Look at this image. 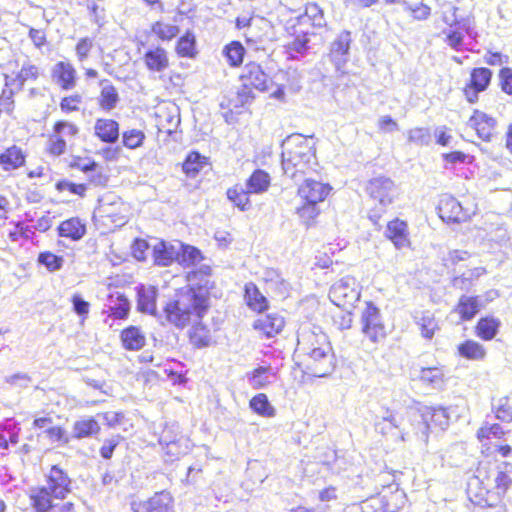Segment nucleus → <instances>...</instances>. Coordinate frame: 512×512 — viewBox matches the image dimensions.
Wrapping results in <instances>:
<instances>
[{
    "instance_id": "37",
    "label": "nucleus",
    "mask_w": 512,
    "mask_h": 512,
    "mask_svg": "<svg viewBox=\"0 0 512 512\" xmlns=\"http://www.w3.org/2000/svg\"><path fill=\"white\" fill-rule=\"evenodd\" d=\"M270 185V176L263 170H255L248 178L245 187L251 194H260L267 191Z\"/></svg>"
},
{
    "instance_id": "12",
    "label": "nucleus",
    "mask_w": 512,
    "mask_h": 512,
    "mask_svg": "<svg viewBox=\"0 0 512 512\" xmlns=\"http://www.w3.org/2000/svg\"><path fill=\"white\" fill-rule=\"evenodd\" d=\"M330 190L328 184L308 178L299 186L298 195L302 201L318 204L325 200Z\"/></svg>"
},
{
    "instance_id": "24",
    "label": "nucleus",
    "mask_w": 512,
    "mask_h": 512,
    "mask_svg": "<svg viewBox=\"0 0 512 512\" xmlns=\"http://www.w3.org/2000/svg\"><path fill=\"white\" fill-rule=\"evenodd\" d=\"M157 290L152 286H140L137 288V310L151 315L156 314Z\"/></svg>"
},
{
    "instance_id": "6",
    "label": "nucleus",
    "mask_w": 512,
    "mask_h": 512,
    "mask_svg": "<svg viewBox=\"0 0 512 512\" xmlns=\"http://www.w3.org/2000/svg\"><path fill=\"white\" fill-rule=\"evenodd\" d=\"M360 286L352 276H345L330 288L329 298L333 304L343 310L352 309L360 299Z\"/></svg>"
},
{
    "instance_id": "63",
    "label": "nucleus",
    "mask_w": 512,
    "mask_h": 512,
    "mask_svg": "<svg viewBox=\"0 0 512 512\" xmlns=\"http://www.w3.org/2000/svg\"><path fill=\"white\" fill-rule=\"evenodd\" d=\"M271 277L267 279L269 288L275 290L283 296L288 293L289 283L282 279L276 272H271Z\"/></svg>"
},
{
    "instance_id": "64",
    "label": "nucleus",
    "mask_w": 512,
    "mask_h": 512,
    "mask_svg": "<svg viewBox=\"0 0 512 512\" xmlns=\"http://www.w3.org/2000/svg\"><path fill=\"white\" fill-rule=\"evenodd\" d=\"M494 408L497 419L504 422L512 421V408L509 406L508 400L506 398L500 399Z\"/></svg>"
},
{
    "instance_id": "9",
    "label": "nucleus",
    "mask_w": 512,
    "mask_h": 512,
    "mask_svg": "<svg viewBox=\"0 0 512 512\" xmlns=\"http://www.w3.org/2000/svg\"><path fill=\"white\" fill-rule=\"evenodd\" d=\"M133 512H173V498L166 491L156 492L146 500L133 501Z\"/></svg>"
},
{
    "instance_id": "42",
    "label": "nucleus",
    "mask_w": 512,
    "mask_h": 512,
    "mask_svg": "<svg viewBox=\"0 0 512 512\" xmlns=\"http://www.w3.org/2000/svg\"><path fill=\"white\" fill-rule=\"evenodd\" d=\"M458 353L469 360H482L486 355V350L480 343L467 340L458 346Z\"/></svg>"
},
{
    "instance_id": "38",
    "label": "nucleus",
    "mask_w": 512,
    "mask_h": 512,
    "mask_svg": "<svg viewBox=\"0 0 512 512\" xmlns=\"http://www.w3.org/2000/svg\"><path fill=\"white\" fill-rule=\"evenodd\" d=\"M500 325V320L495 317L481 318L476 325V334L483 340H492L498 333Z\"/></svg>"
},
{
    "instance_id": "22",
    "label": "nucleus",
    "mask_w": 512,
    "mask_h": 512,
    "mask_svg": "<svg viewBox=\"0 0 512 512\" xmlns=\"http://www.w3.org/2000/svg\"><path fill=\"white\" fill-rule=\"evenodd\" d=\"M385 235L389 238L397 249H402L410 245L409 233L406 222L395 219L387 224Z\"/></svg>"
},
{
    "instance_id": "30",
    "label": "nucleus",
    "mask_w": 512,
    "mask_h": 512,
    "mask_svg": "<svg viewBox=\"0 0 512 512\" xmlns=\"http://www.w3.org/2000/svg\"><path fill=\"white\" fill-rule=\"evenodd\" d=\"M100 431L99 423L92 417L83 418L74 422L71 438L83 439L97 435Z\"/></svg>"
},
{
    "instance_id": "55",
    "label": "nucleus",
    "mask_w": 512,
    "mask_h": 512,
    "mask_svg": "<svg viewBox=\"0 0 512 512\" xmlns=\"http://www.w3.org/2000/svg\"><path fill=\"white\" fill-rule=\"evenodd\" d=\"M195 50L194 35L187 32L177 43L176 51L182 57H192Z\"/></svg>"
},
{
    "instance_id": "3",
    "label": "nucleus",
    "mask_w": 512,
    "mask_h": 512,
    "mask_svg": "<svg viewBox=\"0 0 512 512\" xmlns=\"http://www.w3.org/2000/svg\"><path fill=\"white\" fill-rule=\"evenodd\" d=\"M193 292L182 291L176 296V299L167 303L164 312L167 320L176 327L183 328L187 326L193 317L201 319L207 309L200 298L195 301Z\"/></svg>"
},
{
    "instance_id": "40",
    "label": "nucleus",
    "mask_w": 512,
    "mask_h": 512,
    "mask_svg": "<svg viewBox=\"0 0 512 512\" xmlns=\"http://www.w3.org/2000/svg\"><path fill=\"white\" fill-rule=\"evenodd\" d=\"M423 420H427L431 426L439 427L444 430L448 426V415L444 408H427L421 415L417 416Z\"/></svg>"
},
{
    "instance_id": "60",
    "label": "nucleus",
    "mask_w": 512,
    "mask_h": 512,
    "mask_svg": "<svg viewBox=\"0 0 512 512\" xmlns=\"http://www.w3.org/2000/svg\"><path fill=\"white\" fill-rule=\"evenodd\" d=\"M504 435V430L499 424H491L482 426L478 432L477 437L480 441L483 439H489L491 437L501 438Z\"/></svg>"
},
{
    "instance_id": "11",
    "label": "nucleus",
    "mask_w": 512,
    "mask_h": 512,
    "mask_svg": "<svg viewBox=\"0 0 512 512\" xmlns=\"http://www.w3.org/2000/svg\"><path fill=\"white\" fill-rule=\"evenodd\" d=\"M46 488L56 499H64L71 492V479L58 466L51 467L46 481Z\"/></svg>"
},
{
    "instance_id": "14",
    "label": "nucleus",
    "mask_w": 512,
    "mask_h": 512,
    "mask_svg": "<svg viewBox=\"0 0 512 512\" xmlns=\"http://www.w3.org/2000/svg\"><path fill=\"white\" fill-rule=\"evenodd\" d=\"M241 79L244 84L258 91H266L272 82L262 67L255 62L247 63L244 66Z\"/></svg>"
},
{
    "instance_id": "16",
    "label": "nucleus",
    "mask_w": 512,
    "mask_h": 512,
    "mask_svg": "<svg viewBox=\"0 0 512 512\" xmlns=\"http://www.w3.org/2000/svg\"><path fill=\"white\" fill-rule=\"evenodd\" d=\"M182 248V242L159 241L153 246V258L155 264L159 266H169L179 257V251Z\"/></svg>"
},
{
    "instance_id": "26",
    "label": "nucleus",
    "mask_w": 512,
    "mask_h": 512,
    "mask_svg": "<svg viewBox=\"0 0 512 512\" xmlns=\"http://www.w3.org/2000/svg\"><path fill=\"white\" fill-rule=\"evenodd\" d=\"M481 307L478 297L462 295L454 308V312L460 316L462 321H469L475 317Z\"/></svg>"
},
{
    "instance_id": "8",
    "label": "nucleus",
    "mask_w": 512,
    "mask_h": 512,
    "mask_svg": "<svg viewBox=\"0 0 512 512\" xmlns=\"http://www.w3.org/2000/svg\"><path fill=\"white\" fill-rule=\"evenodd\" d=\"M210 274L211 268L207 265H202L199 269L189 272L187 279L190 288L185 290V292H193L195 294V301H198L201 297L206 309L209 306V291L213 287V283L210 280Z\"/></svg>"
},
{
    "instance_id": "43",
    "label": "nucleus",
    "mask_w": 512,
    "mask_h": 512,
    "mask_svg": "<svg viewBox=\"0 0 512 512\" xmlns=\"http://www.w3.org/2000/svg\"><path fill=\"white\" fill-rule=\"evenodd\" d=\"M248 189L242 185H235L234 187L228 189L227 197L233 202L240 210L246 211L250 208V200H249Z\"/></svg>"
},
{
    "instance_id": "5",
    "label": "nucleus",
    "mask_w": 512,
    "mask_h": 512,
    "mask_svg": "<svg viewBox=\"0 0 512 512\" xmlns=\"http://www.w3.org/2000/svg\"><path fill=\"white\" fill-rule=\"evenodd\" d=\"M361 332L373 345L386 338V327L380 310L372 302H366L360 316Z\"/></svg>"
},
{
    "instance_id": "39",
    "label": "nucleus",
    "mask_w": 512,
    "mask_h": 512,
    "mask_svg": "<svg viewBox=\"0 0 512 512\" xmlns=\"http://www.w3.org/2000/svg\"><path fill=\"white\" fill-rule=\"evenodd\" d=\"M274 376L270 366H260L247 374L250 386L254 389H262L271 383V377Z\"/></svg>"
},
{
    "instance_id": "31",
    "label": "nucleus",
    "mask_w": 512,
    "mask_h": 512,
    "mask_svg": "<svg viewBox=\"0 0 512 512\" xmlns=\"http://www.w3.org/2000/svg\"><path fill=\"white\" fill-rule=\"evenodd\" d=\"M121 341L125 349L136 351L144 347L146 338L138 327L130 326L122 331Z\"/></svg>"
},
{
    "instance_id": "20",
    "label": "nucleus",
    "mask_w": 512,
    "mask_h": 512,
    "mask_svg": "<svg viewBox=\"0 0 512 512\" xmlns=\"http://www.w3.org/2000/svg\"><path fill=\"white\" fill-rule=\"evenodd\" d=\"M285 325L284 318L278 313H269L258 317L253 327L267 337H273L281 332Z\"/></svg>"
},
{
    "instance_id": "7",
    "label": "nucleus",
    "mask_w": 512,
    "mask_h": 512,
    "mask_svg": "<svg viewBox=\"0 0 512 512\" xmlns=\"http://www.w3.org/2000/svg\"><path fill=\"white\" fill-rule=\"evenodd\" d=\"M322 347L313 348L311 352L306 353L307 369L313 376L325 377L334 369V356L328 337H321Z\"/></svg>"
},
{
    "instance_id": "32",
    "label": "nucleus",
    "mask_w": 512,
    "mask_h": 512,
    "mask_svg": "<svg viewBox=\"0 0 512 512\" xmlns=\"http://www.w3.org/2000/svg\"><path fill=\"white\" fill-rule=\"evenodd\" d=\"M493 475V483L494 487L497 489V494H504L512 484V464L503 462L501 465L497 466Z\"/></svg>"
},
{
    "instance_id": "33",
    "label": "nucleus",
    "mask_w": 512,
    "mask_h": 512,
    "mask_svg": "<svg viewBox=\"0 0 512 512\" xmlns=\"http://www.w3.org/2000/svg\"><path fill=\"white\" fill-rule=\"evenodd\" d=\"M385 512H398L406 503V495L402 490H383L380 493Z\"/></svg>"
},
{
    "instance_id": "41",
    "label": "nucleus",
    "mask_w": 512,
    "mask_h": 512,
    "mask_svg": "<svg viewBox=\"0 0 512 512\" xmlns=\"http://www.w3.org/2000/svg\"><path fill=\"white\" fill-rule=\"evenodd\" d=\"M380 493L371 496L359 504H353L345 512H385Z\"/></svg>"
},
{
    "instance_id": "25",
    "label": "nucleus",
    "mask_w": 512,
    "mask_h": 512,
    "mask_svg": "<svg viewBox=\"0 0 512 512\" xmlns=\"http://www.w3.org/2000/svg\"><path fill=\"white\" fill-rule=\"evenodd\" d=\"M99 86L101 87L98 97L99 106L104 111L113 110L120 100L117 89L108 79L100 80Z\"/></svg>"
},
{
    "instance_id": "50",
    "label": "nucleus",
    "mask_w": 512,
    "mask_h": 512,
    "mask_svg": "<svg viewBox=\"0 0 512 512\" xmlns=\"http://www.w3.org/2000/svg\"><path fill=\"white\" fill-rule=\"evenodd\" d=\"M202 259V255L200 250L193 246L184 245L182 243V248L179 251V257H177V262L183 266H191L200 262Z\"/></svg>"
},
{
    "instance_id": "57",
    "label": "nucleus",
    "mask_w": 512,
    "mask_h": 512,
    "mask_svg": "<svg viewBox=\"0 0 512 512\" xmlns=\"http://www.w3.org/2000/svg\"><path fill=\"white\" fill-rule=\"evenodd\" d=\"M431 140L429 129L417 127L408 131V141L418 146L428 145Z\"/></svg>"
},
{
    "instance_id": "53",
    "label": "nucleus",
    "mask_w": 512,
    "mask_h": 512,
    "mask_svg": "<svg viewBox=\"0 0 512 512\" xmlns=\"http://www.w3.org/2000/svg\"><path fill=\"white\" fill-rule=\"evenodd\" d=\"M244 52V47L239 42H232L224 49V53L231 66H238L242 63Z\"/></svg>"
},
{
    "instance_id": "61",
    "label": "nucleus",
    "mask_w": 512,
    "mask_h": 512,
    "mask_svg": "<svg viewBox=\"0 0 512 512\" xmlns=\"http://www.w3.org/2000/svg\"><path fill=\"white\" fill-rule=\"evenodd\" d=\"M254 98H255V95L253 93L252 88L243 83L242 86L238 89V91L236 93V98L234 100L235 101L234 107L235 108L243 107L246 104L251 103Z\"/></svg>"
},
{
    "instance_id": "13",
    "label": "nucleus",
    "mask_w": 512,
    "mask_h": 512,
    "mask_svg": "<svg viewBox=\"0 0 512 512\" xmlns=\"http://www.w3.org/2000/svg\"><path fill=\"white\" fill-rule=\"evenodd\" d=\"M438 212L440 218L446 222H462L466 221L469 217L460 202L450 195H444L440 199Z\"/></svg>"
},
{
    "instance_id": "23",
    "label": "nucleus",
    "mask_w": 512,
    "mask_h": 512,
    "mask_svg": "<svg viewBox=\"0 0 512 512\" xmlns=\"http://www.w3.org/2000/svg\"><path fill=\"white\" fill-rule=\"evenodd\" d=\"M419 379L425 386L443 390L446 386V375L442 367H425L420 370Z\"/></svg>"
},
{
    "instance_id": "35",
    "label": "nucleus",
    "mask_w": 512,
    "mask_h": 512,
    "mask_svg": "<svg viewBox=\"0 0 512 512\" xmlns=\"http://www.w3.org/2000/svg\"><path fill=\"white\" fill-rule=\"evenodd\" d=\"M85 232V225L78 218L65 220L58 227V233L61 237H67L72 240L81 239Z\"/></svg>"
},
{
    "instance_id": "48",
    "label": "nucleus",
    "mask_w": 512,
    "mask_h": 512,
    "mask_svg": "<svg viewBox=\"0 0 512 512\" xmlns=\"http://www.w3.org/2000/svg\"><path fill=\"white\" fill-rule=\"evenodd\" d=\"M321 337H327L324 333L303 332L298 337V346L305 353H309L313 348L322 347Z\"/></svg>"
},
{
    "instance_id": "28",
    "label": "nucleus",
    "mask_w": 512,
    "mask_h": 512,
    "mask_svg": "<svg viewBox=\"0 0 512 512\" xmlns=\"http://www.w3.org/2000/svg\"><path fill=\"white\" fill-rule=\"evenodd\" d=\"M144 63L150 71L163 72L169 66L166 50L160 47L149 49L144 54Z\"/></svg>"
},
{
    "instance_id": "49",
    "label": "nucleus",
    "mask_w": 512,
    "mask_h": 512,
    "mask_svg": "<svg viewBox=\"0 0 512 512\" xmlns=\"http://www.w3.org/2000/svg\"><path fill=\"white\" fill-rule=\"evenodd\" d=\"M205 164V157L201 156L198 152H191L183 163V171L187 176L194 177Z\"/></svg>"
},
{
    "instance_id": "34",
    "label": "nucleus",
    "mask_w": 512,
    "mask_h": 512,
    "mask_svg": "<svg viewBox=\"0 0 512 512\" xmlns=\"http://www.w3.org/2000/svg\"><path fill=\"white\" fill-rule=\"evenodd\" d=\"M24 162L25 155L23 151L17 146L8 148L0 155V164L3 169L7 171L21 167Z\"/></svg>"
},
{
    "instance_id": "17",
    "label": "nucleus",
    "mask_w": 512,
    "mask_h": 512,
    "mask_svg": "<svg viewBox=\"0 0 512 512\" xmlns=\"http://www.w3.org/2000/svg\"><path fill=\"white\" fill-rule=\"evenodd\" d=\"M160 444L163 446L165 454L170 460L185 455L190 449L189 440L184 436L171 437L170 431L165 430L160 437Z\"/></svg>"
},
{
    "instance_id": "2",
    "label": "nucleus",
    "mask_w": 512,
    "mask_h": 512,
    "mask_svg": "<svg viewBox=\"0 0 512 512\" xmlns=\"http://www.w3.org/2000/svg\"><path fill=\"white\" fill-rule=\"evenodd\" d=\"M460 11V7L448 5L441 13V20L446 27L439 33V37H442L444 43L456 51H461L464 47L463 33L471 38L477 37L474 15L471 12L462 14Z\"/></svg>"
},
{
    "instance_id": "27",
    "label": "nucleus",
    "mask_w": 512,
    "mask_h": 512,
    "mask_svg": "<svg viewBox=\"0 0 512 512\" xmlns=\"http://www.w3.org/2000/svg\"><path fill=\"white\" fill-rule=\"evenodd\" d=\"M157 126L160 131L172 133L180 123L178 108L174 105L171 107L161 108L156 114Z\"/></svg>"
},
{
    "instance_id": "36",
    "label": "nucleus",
    "mask_w": 512,
    "mask_h": 512,
    "mask_svg": "<svg viewBox=\"0 0 512 512\" xmlns=\"http://www.w3.org/2000/svg\"><path fill=\"white\" fill-rule=\"evenodd\" d=\"M245 301L253 311L262 312L267 308V299L253 283L245 285Z\"/></svg>"
},
{
    "instance_id": "29",
    "label": "nucleus",
    "mask_w": 512,
    "mask_h": 512,
    "mask_svg": "<svg viewBox=\"0 0 512 512\" xmlns=\"http://www.w3.org/2000/svg\"><path fill=\"white\" fill-rule=\"evenodd\" d=\"M95 135L106 143H115L119 138V124L112 119H97Z\"/></svg>"
},
{
    "instance_id": "4",
    "label": "nucleus",
    "mask_w": 512,
    "mask_h": 512,
    "mask_svg": "<svg viewBox=\"0 0 512 512\" xmlns=\"http://www.w3.org/2000/svg\"><path fill=\"white\" fill-rule=\"evenodd\" d=\"M367 192L375 202V207L371 211L370 219L375 223L380 218L381 213L392 204L397 195V189L394 182L387 177L380 176L371 179L367 184Z\"/></svg>"
},
{
    "instance_id": "51",
    "label": "nucleus",
    "mask_w": 512,
    "mask_h": 512,
    "mask_svg": "<svg viewBox=\"0 0 512 512\" xmlns=\"http://www.w3.org/2000/svg\"><path fill=\"white\" fill-rule=\"evenodd\" d=\"M130 311V302L123 295H118L114 304L109 306L108 317L113 319H126Z\"/></svg>"
},
{
    "instance_id": "59",
    "label": "nucleus",
    "mask_w": 512,
    "mask_h": 512,
    "mask_svg": "<svg viewBox=\"0 0 512 512\" xmlns=\"http://www.w3.org/2000/svg\"><path fill=\"white\" fill-rule=\"evenodd\" d=\"M153 32L162 40H171L179 33L176 25L157 22L153 26Z\"/></svg>"
},
{
    "instance_id": "44",
    "label": "nucleus",
    "mask_w": 512,
    "mask_h": 512,
    "mask_svg": "<svg viewBox=\"0 0 512 512\" xmlns=\"http://www.w3.org/2000/svg\"><path fill=\"white\" fill-rule=\"evenodd\" d=\"M190 341L197 348L208 347L213 342L210 330L201 323L192 327L190 331Z\"/></svg>"
},
{
    "instance_id": "54",
    "label": "nucleus",
    "mask_w": 512,
    "mask_h": 512,
    "mask_svg": "<svg viewBox=\"0 0 512 512\" xmlns=\"http://www.w3.org/2000/svg\"><path fill=\"white\" fill-rule=\"evenodd\" d=\"M38 262L44 265L48 271L55 272L62 268L64 259L62 256L47 251L39 254Z\"/></svg>"
},
{
    "instance_id": "21",
    "label": "nucleus",
    "mask_w": 512,
    "mask_h": 512,
    "mask_svg": "<svg viewBox=\"0 0 512 512\" xmlns=\"http://www.w3.org/2000/svg\"><path fill=\"white\" fill-rule=\"evenodd\" d=\"M29 499L32 507L37 512H47L49 509H55L56 504L54 498L51 494V491L46 488V486L41 487H33L29 491Z\"/></svg>"
},
{
    "instance_id": "1",
    "label": "nucleus",
    "mask_w": 512,
    "mask_h": 512,
    "mask_svg": "<svg viewBox=\"0 0 512 512\" xmlns=\"http://www.w3.org/2000/svg\"><path fill=\"white\" fill-rule=\"evenodd\" d=\"M312 137L302 134H292L282 143V168L284 173L292 179L297 174H305L312 169L315 163V151Z\"/></svg>"
},
{
    "instance_id": "15",
    "label": "nucleus",
    "mask_w": 512,
    "mask_h": 512,
    "mask_svg": "<svg viewBox=\"0 0 512 512\" xmlns=\"http://www.w3.org/2000/svg\"><path fill=\"white\" fill-rule=\"evenodd\" d=\"M496 125V119L479 110H474L468 120V126L476 131L479 138L487 142L491 140Z\"/></svg>"
},
{
    "instance_id": "56",
    "label": "nucleus",
    "mask_w": 512,
    "mask_h": 512,
    "mask_svg": "<svg viewBox=\"0 0 512 512\" xmlns=\"http://www.w3.org/2000/svg\"><path fill=\"white\" fill-rule=\"evenodd\" d=\"M145 134L138 129L125 131L122 136L123 144L129 149H136L143 144Z\"/></svg>"
},
{
    "instance_id": "19",
    "label": "nucleus",
    "mask_w": 512,
    "mask_h": 512,
    "mask_svg": "<svg viewBox=\"0 0 512 512\" xmlns=\"http://www.w3.org/2000/svg\"><path fill=\"white\" fill-rule=\"evenodd\" d=\"M269 29L270 25L265 19H249L245 32L246 41L255 46V49H260L262 43L268 38Z\"/></svg>"
},
{
    "instance_id": "18",
    "label": "nucleus",
    "mask_w": 512,
    "mask_h": 512,
    "mask_svg": "<svg viewBox=\"0 0 512 512\" xmlns=\"http://www.w3.org/2000/svg\"><path fill=\"white\" fill-rule=\"evenodd\" d=\"M53 81L64 90H71L76 85V70L69 62L60 61L52 69Z\"/></svg>"
},
{
    "instance_id": "52",
    "label": "nucleus",
    "mask_w": 512,
    "mask_h": 512,
    "mask_svg": "<svg viewBox=\"0 0 512 512\" xmlns=\"http://www.w3.org/2000/svg\"><path fill=\"white\" fill-rule=\"evenodd\" d=\"M317 205L303 201V204L297 208L296 212L305 225L309 226L319 215L320 210Z\"/></svg>"
},
{
    "instance_id": "10",
    "label": "nucleus",
    "mask_w": 512,
    "mask_h": 512,
    "mask_svg": "<svg viewBox=\"0 0 512 512\" xmlns=\"http://www.w3.org/2000/svg\"><path fill=\"white\" fill-rule=\"evenodd\" d=\"M351 43V33L346 30L340 32L331 42L328 57L336 70H340L348 62Z\"/></svg>"
},
{
    "instance_id": "45",
    "label": "nucleus",
    "mask_w": 512,
    "mask_h": 512,
    "mask_svg": "<svg viewBox=\"0 0 512 512\" xmlns=\"http://www.w3.org/2000/svg\"><path fill=\"white\" fill-rule=\"evenodd\" d=\"M415 319L416 323L420 327L421 335L426 339H431L434 336L435 331L438 329L434 315L429 311H425L422 312L420 316H416Z\"/></svg>"
},
{
    "instance_id": "58",
    "label": "nucleus",
    "mask_w": 512,
    "mask_h": 512,
    "mask_svg": "<svg viewBox=\"0 0 512 512\" xmlns=\"http://www.w3.org/2000/svg\"><path fill=\"white\" fill-rule=\"evenodd\" d=\"M399 4H401L405 10L410 11L413 18L416 20H426L431 14V8L423 3L412 6L407 0H400Z\"/></svg>"
},
{
    "instance_id": "46",
    "label": "nucleus",
    "mask_w": 512,
    "mask_h": 512,
    "mask_svg": "<svg viewBox=\"0 0 512 512\" xmlns=\"http://www.w3.org/2000/svg\"><path fill=\"white\" fill-rule=\"evenodd\" d=\"M492 72L488 68H474L470 75L469 85L475 87L478 91H485L490 84Z\"/></svg>"
},
{
    "instance_id": "47",
    "label": "nucleus",
    "mask_w": 512,
    "mask_h": 512,
    "mask_svg": "<svg viewBox=\"0 0 512 512\" xmlns=\"http://www.w3.org/2000/svg\"><path fill=\"white\" fill-rule=\"evenodd\" d=\"M250 408L263 417H273L274 407L269 403L267 396L263 393L257 394L250 400Z\"/></svg>"
},
{
    "instance_id": "62",
    "label": "nucleus",
    "mask_w": 512,
    "mask_h": 512,
    "mask_svg": "<svg viewBox=\"0 0 512 512\" xmlns=\"http://www.w3.org/2000/svg\"><path fill=\"white\" fill-rule=\"evenodd\" d=\"M306 17H308L312 25L322 27L325 25V19L321 8L317 4H309L306 7Z\"/></svg>"
}]
</instances>
